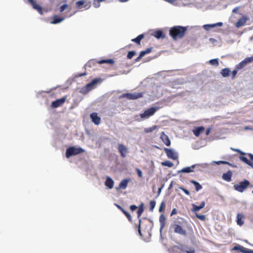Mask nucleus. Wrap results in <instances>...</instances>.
<instances>
[{
    "label": "nucleus",
    "instance_id": "27",
    "mask_svg": "<svg viewBox=\"0 0 253 253\" xmlns=\"http://www.w3.org/2000/svg\"><path fill=\"white\" fill-rule=\"evenodd\" d=\"M179 249L181 251L186 253H195V250L193 247H186L185 249L184 248L181 247L179 248Z\"/></svg>",
    "mask_w": 253,
    "mask_h": 253
},
{
    "label": "nucleus",
    "instance_id": "1",
    "mask_svg": "<svg viewBox=\"0 0 253 253\" xmlns=\"http://www.w3.org/2000/svg\"><path fill=\"white\" fill-rule=\"evenodd\" d=\"M181 220L182 221H174V222L171 225L170 227L173 230L174 233L186 236L187 235V232L185 227L189 228L190 225L188 222L183 219H181Z\"/></svg>",
    "mask_w": 253,
    "mask_h": 253
},
{
    "label": "nucleus",
    "instance_id": "10",
    "mask_svg": "<svg viewBox=\"0 0 253 253\" xmlns=\"http://www.w3.org/2000/svg\"><path fill=\"white\" fill-rule=\"evenodd\" d=\"M66 99V97L64 96L61 98L57 99V100L53 101L51 103V107L53 108H57V107L61 106L65 102Z\"/></svg>",
    "mask_w": 253,
    "mask_h": 253
},
{
    "label": "nucleus",
    "instance_id": "41",
    "mask_svg": "<svg viewBox=\"0 0 253 253\" xmlns=\"http://www.w3.org/2000/svg\"><path fill=\"white\" fill-rule=\"evenodd\" d=\"M135 54V52L134 51H130L128 52L127 57L128 59H131L132 57Z\"/></svg>",
    "mask_w": 253,
    "mask_h": 253
},
{
    "label": "nucleus",
    "instance_id": "29",
    "mask_svg": "<svg viewBox=\"0 0 253 253\" xmlns=\"http://www.w3.org/2000/svg\"><path fill=\"white\" fill-rule=\"evenodd\" d=\"M89 84V83L87 84L84 87L82 88L80 92L82 93H86L90 90L92 88L93 85L92 84Z\"/></svg>",
    "mask_w": 253,
    "mask_h": 253
},
{
    "label": "nucleus",
    "instance_id": "60",
    "mask_svg": "<svg viewBox=\"0 0 253 253\" xmlns=\"http://www.w3.org/2000/svg\"><path fill=\"white\" fill-rule=\"evenodd\" d=\"M247 58H249V59H250V63L251 62H253V55L251 57H247Z\"/></svg>",
    "mask_w": 253,
    "mask_h": 253
},
{
    "label": "nucleus",
    "instance_id": "24",
    "mask_svg": "<svg viewBox=\"0 0 253 253\" xmlns=\"http://www.w3.org/2000/svg\"><path fill=\"white\" fill-rule=\"evenodd\" d=\"M129 181L128 179H123L119 184V187H117V189H125L127 186L128 183Z\"/></svg>",
    "mask_w": 253,
    "mask_h": 253
},
{
    "label": "nucleus",
    "instance_id": "32",
    "mask_svg": "<svg viewBox=\"0 0 253 253\" xmlns=\"http://www.w3.org/2000/svg\"><path fill=\"white\" fill-rule=\"evenodd\" d=\"M159 221L161 224L160 230L161 231L164 228L165 225L166 218L163 214L160 215L159 218Z\"/></svg>",
    "mask_w": 253,
    "mask_h": 253
},
{
    "label": "nucleus",
    "instance_id": "43",
    "mask_svg": "<svg viewBox=\"0 0 253 253\" xmlns=\"http://www.w3.org/2000/svg\"><path fill=\"white\" fill-rule=\"evenodd\" d=\"M68 7V5L67 4H65L62 5L60 7L59 10L60 12H62L64 11L65 9H66Z\"/></svg>",
    "mask_w": 253,
    "mask_h": 253
},
{
    "label": "nucleus",
    "instance_id": "34",
    "mask_svg": "<svg viewBox=\"0 0 253 253\" xmlns=\"http://www.w3.org/2000/svg\"><path fill=\"white\" fill-rule=\"evenodd\" d=\"M190 182L195 185L196 191H198L202 188V185L198 182L192 180L190 181Z\"/></svg>",
    "mask_w": 253,
    "mask_h": 253
},
{
    "label": "nucleus",
    "instance_id": "5",
    "mask_svg": "<svg viewBox=\"0 0 253 253\" xmlns=\"http://www.w3.org/2000/svg\"><path fill=\"white\" fill-rule=\"evenodd\" d=\"M96 63L99 64L107 63L113 65L114 63V61L113 59H103L97 61H95V60H91L87 63L86 65L89 67H91L92 65H94Z\"/></svg>",
    "mask_w": 253,
    "mask_h": 253
},
{
    "label": "nucleus",
    "instance_id": "7",
    "mask_svg": "<svg viewBox=\"0 0 253 253\" xmlns=\"http://www.w3.org/2000/svg\"><path fill=\"white\" fill-rule=\"evenodd\" d=\"M164 151L167 156V157L173 160H177L178 159V156L176 152L172 149H169L167 148H164Z\"/></svg>",
    "mask_w": 253,
    "mask_h": 253
},
{
    "label": "nucleus",
    "instance_id": "37",
    "mask_svg": "<svg viewBox=\"0 0 253 253\" xmlns=\"http://www.w3.org/2000/svg\"><path fill=\"white\" fill-rule=\"evenodd\" d=\"M210 63L212 65L217 66L219 65L218 59H211L209 61Z\"/></svg>",
    "mask_w": 253,
    "mask_h": 253
},
{
    "label": "nucleus",
    "instance_id": "40",
    "mask_svg": "<svg viewBox=\"0 0 253 253\" xmlns=\"http://www.w3.org/2000/svg\"><path fill=\"white\" fill-rule=\"evenodd\" d=\"M196 216L199 219L205 221L206 220V216L205 215H200L198 213H196Z\"/></svg>",
    "mask_w": 253,
    "mask_h": 253
},
{
    "label": "nucleus",
    "instance_id": "50",
    "mask_svg": "<svg viewBox=\"0 0 253 253\" xmlns=\"http://www.w3.org/2000/svg\"><path fill=\"white\" fill-rule=\"evenodd\" d=\"M138 208V207L135 206V205H131L130 206V210L132 211H134L135 210H136Z\"/></svg>",
    "mask_w": 253,
    "mask_h": 253
},
{
    "label": "nucleus",
    "instance_id": "55",
    "mask_svg": "<svg viewBox=\"0 0 253 253\" xmlns=\"http://www.w3.org/2000/svg\"><path fill=\"white\" fill-rule=\"evenodd\" d=\"M143 56H141V53H140L139 54V55L138 57H137L135 59V61L136 62H137V61H139L141 58Z\"/></svg>",
    "mask_w": 253,
    "mask_h": 253
},
{
    "label": "nucleus",
    "instance_id": "48",
    "mask_svg": "<svg viewBox=\"0 0 253 253\" xmlns=\"http://www.w3.org/2000/svg\"><path fill=\"white\" fill-rule=\"evenodd\" d=\"M180 189L182 190L185 193V194H186L187 195H190V193L189 192V191L187 190L186 189L183 188V187H180Z\"/></svg>",
    "mask_w": 253,
    "mask_h": 253
},
{
    "label": "nucleus",
    "instance_id": "18",
    "mask_svg": "<svg viewBox=\"0 0 253 253\" xmlns=\"http://www.w3.org/2000/svg\"><path fill=\"white\" fill-rule=\"evenodd\" d=\"M143 211H144V210L138 209V211H137V217L139 218V220H138V226L136 225V228H138V231L140 236H142V234H141V230H140V225H141V220L140 218V217L141 216V214H142Z\"/></svg>",
    "mask_w": 253,
    "mask_h": 253
},
{
    "label": "nucleus",
    "instance_id": "3",
    "mask_svg": "<svg viewBox=\"0 0 253 253\" xmlns=\"http://www.w3.org/2000/svg\"><path fill=\"white\" fill-rule=\"evenodd\" d=\"M85 151L84 149L81 147L76 148L74 146H71L66 149V157L69 158L70 157L77 155Z\"/></svg>",
    "mask_w": 253,
    "mask_h": 253
},
{
    "label": "nucleus",
    "instance_id": "2",
    "mask_svg": "<svg viewBox=\"0 0 253 253\" xmlns=\"http://www.w3.org/2000/svg\"><path fill=\"white\" fill-rule=\"evenodd\" d=\"M187 27L181 26H175L169 29V36L173 40L182 39L185 35Z\"/></svg>",
    "mask_w": 253,
    "mask_h": 253
},
{
    "label": "nucleus",
    "instance_id": "17",
    "mask_svg": "<svg viewBox=\"0 0 253 253\" xmlns=\"http://www.w3.org/2000/svg\"><path fill=\"white\" fill-rule=\"evenodd\" d=\"M161 139L163 142L167 146H169L170 145V141L167 135L165 134L164 132H162L161 133Z\"/></svg>",
    "mask_w": 253,
    "mask_h": 253
},
{
    "label": "nucleus",
    "instance_id": "64",
    "mask_svg": "<svg viewBox=\"0 0 253 253\" xmlns=\"http://www.w3.org/2000/svg\"><path fill=\"white\" fill-rule=\"evenodd\" d=\"M234 151H238V152H240V150H235H235H234ZM241 154H244V153H242V152H241Z\"/></svg>",
    "mask_w": 253,
    "mask_h": 253
},
{
    "label": "nucleus",
    "instance_id": "58",
    "mask_svg": "<svg viewBox=\"0 0 253 253\" xmlns=\"http://www.w3.org/2000/svg\"><path fill=\"white\" fill-rule=\"evenodd\" d=\"M117 207L122 211V212L125 211V210L121 206L117 205Z\"/></svg>",
    "mask_w": 253,
    "mask_h": 253
},
{
    "label": "nucleus",
    "instance_id": "31",
    "mask_svg": "<svg viewBox=\"0 0 253 253\" xmlns=\"http://www.w3.org/2000/svg\"><path fill=\"white\" fill-rule=\"evenodd\" d=\"M231 71L229 68H224L221 70L220 74L223 77H227L229 76Z\"/></svg>",
    "mask_w": 253,
    "mask_h": 253
},
{
    "label": "nucleus",
    "instance_id": "25",
    "mask_svg": "<svg viewBox=\"0 0 253 253\" xmlns=\"http://www.w3.org/2000/svg\"><path fill=\"white\" fill-rule=\"evenodd\" d=\"M196 165H192L191 167H186L179 170V172L189 173L194 171L193 169L196 167Z\"/></svg>",
    "mask_w": 253,
    "mask_h": 253
},
{
    "label": "nucleus",
    "instance_id": "19",
    "mask_svg": "<svg viewBox=\"0 0 253 253\" xmlns=\"http://www.w3.org/2000/svg\"><path fill=\"white\" fill-rule=\"evenodd\" d=\"M143 211H144V210L138 209V211H137V217L139 218V220H138V226L136 225V228H138V231L140 236H142V234H141V230H140V225H141V220L140 218V217L141 216V214H142Z\"/></svg>",
    "mask_w": 253,
    "mask_h": 253
},
{
    "label": "nucleus",
    "instance_id": "63",
    "mask_svg": "<svg viewBox=\"0 0 253 253\" xmlns=\"http://www.w3.org/2000/svg\"><path fill=\"white\" fill-rule=\"evenodd\" d=\"M128 0H119V1L120 2H126L127 1H128Z\"/></svg>",
    "mask_w": 253,
    "mask_h": 253
},
{
    "label": "nucleus",
    "instance_id": "54",
    "mask_svg": "<svg viewBox=\"0 0 253 253\" xmlns=\"http://www.w3.org/2000/svg\"><path fill=\"white\" fill-rule=\"evenodd\" d=\"M126 217L127 218L128 220L129 221H132V219H131V215L129 213H128V214H127L126 215Z\"/></svg>",
    "mask_w": 253,
    "mask_h": 253
},
{
    "label": "nucleus",
    "instance_id": "9",
    "mask_svg": "<svg viewBox=\"0 0 253 253\" xmlns=\"http://www.w3.org/2000/svg\"><path fill=\"white\" fill-rule=\"evenodd\" d=\"M118 151L122 158H125L128 153L127 148L123 144H119L118 146Z\"/></svg>",
    "mask_w": 253,
    "mask_h": 253
},
{
    "label": "nucleus",
    "instance_id": "38",
    "mask_svg": "<svg viewBox=\"0 0 253 253\" xmlns=\"http://www.w3.org/2000/svg\"><path fill=\"white\" fill-rule=\"evenodd\" d=\"M157 127V126H153L151 127L146 128L145 129V132L146 133H149L153 131Z\"/></svg>",
    "mask_w": 253,
    "mask_h": 253
},
{
    "label": "nucleus",
    "instance_id": "62",
    "mask_svg": "<svg viewBox=\"0 0 253 253\" xmlns=\"http://www.w3.org/2000/svg\"><path fill=\"white\" fill-rule=\"evenodd\" d=\"M123 213L125 215H126L127 214H128V213H129L128 212H127L125 210L124 211H123Z\"/></svg>",
    "mask_w": 253,
    "mask_h": 253
},
{
    "label": "nucleus",
    "instance_id": "59",
    "mask_svg": "<svg viewBox=\"0 0 253 253\" xmlns=\"http://www.w3.org/2000/svg\"><path fill=\"white\" fill-rule=\"evenodd\" d=\"M247 165L251 166L252 168H253V163H252L250 161L249 162Z\"/></svg>",
    "mask_w": 253,
    "mask_h": 253
},
{
    "label": "nucleus",
    "instance_id": "12",
    "mask_svg": "<svg viewBox=\"0 0 253 253\" xmlns=\"http://www.w3.org/2000/svg\"><path fill=\"white\" fill-rule=\"evenodd\" d=\"M28 0L29 2L32 5V7L34 9L37 10L40 14L42 15L43 14L42 8L41 5L36 4L34 0Z\"/></svg>",
    "mask_w": 253,
    "mask_h": 253
},
{
    "label": "nucleus",
    "instance_id": "21",
    "mask_svg": "<svg viewBox=\"0 0 253 253\" xmlns=\"http://www.w3.org/2000/svg\"><path fill=\"white\" fill-rule=\"evenodd\" d=\"M152 35L158 39H164L166 37L165 34L161 30H158L155 31L152 34Z\"/></svg>",
    "mask_w": 253,
    "mask_h": 253
},
{
    "label": "nucleus",
    "instance_id": "11",
    "mask_svg": "<svg viewBox=\"0 0 253 253\" xmlns=\"http://www.w3.org/2000/svg\"><path fill=\"white\" fill-rule=\"evenodd\" d=\"M90 117L91 119L92 122L96 125H98L101 122V118L98 116V114L96 112L90 114Z\"/></svg>",
    "mask_w": 253,
    "mask_h": 253
},
{
    "label": "nucleus",
    "instance_id": "14",
    "mask_svg": "<svg viewBox=\"0 0 253 253\" xmlns=\"http://www.w3.org/2000/svg\"><path fill=\"white\" fill-rule=\"evenodd\" d=\"M205 130V128L204 126H198L195 127L192 131L193 134L197 137H198L201 134L203 133Z\"/></svg>",
    "mask_w": 253,
    "mask_h": 253
},
{
    "label": "nucleus",
    "instance_id": "42",
    "mask_svg": "<svg viewBox=\"0 0 253 253\" xmlns=\"http://www.w3.org/2000/svg\"><path fill=\"white\" fill-rule=\"evenodd\" d=\"M156 205V202L155 201H151L150 202V210L153 211Z\"/></svg>",
    "mask_w": 253,
    "mask_h": 253
},
{
    "label": "nucleus",
    "instance_id": "4",
    "mask_svg": "<svg viewBox=\"0 0 253 253\" xmlns=\"http://www.w3.org/2000/svg\"><path fill=\"white\" fill-rule=\"evenodd\" d=\"M250 185V182L249 180L245 179L243 181L239 182L238 184H235L233 187L234 189L239 192H243Z\"/></svg>",
    "mask_w": 253,
    "mask_h": 253
},
{
    "label": "nucleus",
    "instance_id": "39",
    "mask_svg": "<svg viewBox=\"0 0 253 253\" xmlns=\"http://www.w3.org/2000/svg\"><path fill=\"white\" fill-rule=\"evenodd\" d=\"M165 206H166L165 202L163 201L161 203L160 206L159 207V212H163L165 208Z\"/></svg>",
    "mask_w": 253,
    "mask_h": 253
},
{
    "label": "nucleus",
    "instance_id": "8",
    "mask_svg": "<svg viewBox=\"0 0 253 253\" xmlns=\"http://www.w3.org/2000/svg\"><path fill=\"white\" fill-rule=\"evenodd\" d=\"M143 93L138 92V93H125L123 95L124 97L127 98L129 100H134L137 99L139 98H141L143 96Z\"/></svg>",
    "mask_w": 253,
    "mask_h": 253
},
{
    "label": "nucleus",
    "instance_id": "44",
    "mask_svg": "<svg viewBox=\"0 0 253 253\" xmlns=\"http://www.w3.org/2000/svg\"><path fill=\"white\" fill-rule=\"evenodd\" d=\"M85 1L83 0H79L76 2V5L78 7H80L81 5H83L84 4Z\"/></svg>",
    "mask_w": 253,
    "mask_h": 253
},
{
    "label": "nucleus",
    "instance_id": "6",
    "mask_svg": "<svg viewBox=\"0 0 253 253\" xmlns=\"http://www.w3.org/2000/svg\"><path fill=\"white\" fill-rule=\"evenodd\" d=\"M158 110L157 107H151L146 110L143 113L140 114V116L142 119L148 118L153 116Z\"/></svg>",
    "mask_w": 253,
    "mask_h": 253
},
{
    "label": "nucleus",
    "instance_id": "26",
    "mask_svg": "<svg viewBox=\"0 0 253 253\" xmlns=\"http://www.w3.org/2000/svg\"><path fill=\"white\" fill-rule=\"evenodd\" d=\"M114 181L109 177H107L105 182L106 186L108 187L109 189H112L114 186Z\"/></svg>",
    "mask_w": 253,
    "mask_h": 253
},
{
    "label": "nucleus",
    "instance_id": "35",
    "mask_svg": "<svg viewBox=\"0 0 253 253\" xmlns=\"http://www.w3.org/2000/svg\"><path fill=\"white\" fill-rule=\"evenodd\" d=\"M152 47L147 48L146 50L140 52L141 56H144L145 55L150 53L152 51Z\"/></svg>",
    "mask_w": 253,
    "mask_h": 253
},
{
    "label": "nucleus",
    "instance_id": "51",
    "mask_svg": "<svg viewBox=\"0 0 253 253\" xmlns=\"http://www.w3.org/2000/svg\"><path fill=\"white\" fill-rule=\"evenodd\" d=\"M98 79H95L93 80L91 83H89V85L92 84L93 86L95 84H96L98 82Z\"/></svg>",
    "mask_w": 253,
    "mask_h": 253
},
{
    "label": "nucleus",
    "instance_id": "30",
    "mask_svg": "<svg viewBox=\"0 0 253 253\" xmlns=\"http://www.w3.org/2000/svg\"><path fill=\"white\" fill-rule=\"evenodd\" d=\"M64 19L63 17H59L55 15L53 18V20L50 22L51 24H55L59 23H60Z\"/></svg>",
    "mask_w": 253,
    "mask_h": 253
},
{
    "label": "nucleus",
    "instance_id": "36",
    "mask_svg": "<svg viewBox=\"0 0 253 253\" xmlns=\"http://www.w3.org/2000/svg\"><path fill=\"white\" fill-rule=\"evenodd\" d=\"M161 164H162V166H167V167H168L169 168L172 167L173 166V163L172 162L169 161H166L165 162H163L161 163Z\"/></svg>",
    "mask_w": 253,
    "mask_h": 253
},
{
    "label": "nucleus",
    "instance_id": "52",
    "mask_svg": "<svg viewBox=\"0 0 253 253\" xmlns=\"http://www.w3.org/2000/svg\"><path fill=\"white\" fill-rule=\"evenodd\" d=\"M212 128L211 127H209L206 131V135L207 136L209 135Z\"/></svg>",
    "mask_w": 253,
    "mask_h": 253
},
{
    "label": "nucleus",
    "instance_id": "53",
    "mask_svg": "<svg viewBox=\"0 0 253 253\" xmlns=\"http://www.w3.org/2000/svg\"><path fill=\"white\" fill-rule=\"evenodd\" d=\"M177 213V211L175 209H173L172 211H171V212L170 213V215L172 216L174 214H175Z\"/></svg>",
    "mask_w": 253,
    "mask_h": 253
},
{
    "label": "nucleus",
    "instance_id": "20",
    "mask_svg": "<svg viewBox=\"0 0 253 253\" xmlns=\"http://www.w3.org/2000/svg\"><path fill=\"white\" fill-rule=\"evenodd\" d=\"M205 206V202L203 201L201 203L199 206H197L194 204H192V209L191 211L193 212H197L199 211L201 209H203Z\"/></svg>",
    "mask_w": 253,
    "mask_h": 253
},
{
    "label": "nucleus",
    "instance_id": "13",
    "mask_svg": "<svg viewBox=\"0 0 253 253\" xmlns=\"http://www.w3.org/2000/svg\"><path fill=\"white\" fill-rule=\"evenodd\" d=\"M248 18L247 17V16H243L241 18H240L238 21L235 24V26L237 27V28H240L241 27H242L243 26H244L247 20H248Z\"/></svg>",
    "mask_w": 253,
    "mask_h": 253
},
{
    "label": "nucleus",
    "instance_id": "23",
    "mask_svg": "<svg viewBox=\"0 0 253 253\" xmlns=\"http://www.w3.org/2000/svg\"><path fill=\"white\" fill-rule=\"evenodd\" d=\"M233 250H240L241 252H242L243 253H253V250H249L248 249H245L240 246H235L233 248Z\"/></svg>",
    "mask_w": 253,
    "mask_h": 253
},
{
    "label": "nucleus",
    "instance_id": "33",
    "mask_svg": "<svg viewBox=\"0 0 253 253\" xmlns=\"http://www.w3.org/2000/svg\"><path fill=\"white\" fill-rule=\"evenodd\" d=\"M144 35L140 34L138 36H137L136 38L133 39L131 40V41L136 43L137 44H140L141 40L143 39Z\"/></svg>",
    "mask_w": 253,
    "mask_h": 253
},
{
    "label": "nucleus",
    "instance_id": "47",
    "mask_svg": "<svg viewBox=\"0 0 253 253\" xmlns=\"http://www.w3.org/2000/svg\"><path fill=\"white\" fill-rule=\"evenodd\" d=\"M237 70L236 69L233 71L232 72V79H234L235 78L237 73Z\"/></svg>",
    "mask_w": 253,
    "mask_h": 253
},
{
    "label": "nucleus",
    "instance_id": "15",
    "mask_svg": "<svg viewBox=\"0 0 253 253\" xmlns=\"http://www.w3.org/2000/svg\"><path fill=\"white\" fill-rule=\"evenodd\" d=\"M250 59L246 58L236 66L237 70H240L244 68L248 64L250 63Z\"/></svg>",
    "mask_w": 253,
    "mask_h": 253
},
{
    "label": "nucleus",
    "instance_id": "22",
    "mask_svg": "<svg viewBox=\"0 0 253 253\" xmlns=\"http://www.w3.org/2000/svg\"><path fill=\"white\" fill-rule=\"evenodd\" d=\"M232 176V172L231 170H228L227 172L223 174L222 177L225 181L230 182L231 181Z\"/></svg>",
    "mask_w": 253,
    "mask_h": 253
},
{
    "label": "nucleus",
    "instance_id": "45",
    "mask_svg": "<svg viewBox=\"0 0 253 253\" xmlns=\"http://www.w3.org/2000/svg\"><path fill=\"white\" fill-rule=\"evenodd\" d=\"M240 160H241L242 161L244 162L245 163H246V164H247L250 161L247 158L245 157H244V156H241L240 157Z\"/></svg>",
    "mask_w": 253,
    "mask_h": 253
},
{
    "label": "nucleus",
    "instance_id": "46",
    "mask_svg": "<svg viewBox=\"0 0 253 253\" xmlns=\"http://www.w3.org/2000/svg\"><path fill=\"white\" fill-rule=\"evenodd\" d=\"M214 163H216L217 165L227 164V165H231V164L229 163H228V162L224 161H216V162H214Z\"/></svg>",
    "mask_w": 253,
    "mask_h": 253
},
{
    "label": "nucleus",
    "instance_id": "16",
    "mask_svg": "<svg viewBox=\"0 0 253 253\" xmlns=\"http://www.w3.org/2000/svg\"><path fill=\"white\" fill-rule=\"evenodd\" d=\"M244 218L245 215L243 213H238L236 217L237 224L240 226H242L244 223Z\"/></svg>",
    "mask_w": 253,
    "mask_h": 253
},
{
    "label": "nucleus",
    "instance_id": "57",
    "mask_svg": "<svg viewBox=\"0 0 253 253\" xmlns=\"http://www.w3.org/2000/svg\"><path fill=\"white\" fill-rule=\"evenodd\" d=\"M137 209H138L144 210V204H143V203H141Z\"/></svg>",
    "mask_w": 253,
    "mask_h": 253
},
{
    "label": "nucleus",
    "instance_id": "28",
    "mask_svg": "<svg viewBox=\"0 0 253 253\" xmlns=\"http://www.w3.org/2000/svg\"><path fill=\"white\" fill-rule=\"evenodd\" d=\"M222 25L223 24L222 22H218L215 24L205 25L204 26V28L206 30H209L210 28H214L216 27L217 26H222Z\"/></svg>",
    "mask_w": 253,
    "mask_h": 253
},
{
    "label": "nucleus",
    "instance_id": "61",
    "mask_svg": "<svg viewBox=\"0 0 253 253\" xmlns=\"http://www.w3.org/2000/svg\"><path fill=\"white\" fill-rule=\"evenodd\" d=\"M248 156L250 157V158L251 159V160L253 161V155L249 153V154H248Z\"/></svg>",
    "mask_w": 253,
    "mask_h": 253
},
{
    "label": "nucleus",
    "instance_id": "56",
    "mask_svg": "<svg viewBox=\"0 0 253 253\" xmlns=\"http://www.w3.org/2000/svg\"><path fill=\"white\" fill-rule=\"evenodd\" d=\"M238 10H239V7H236L232 10V12L233 13H237Z\"/></svg>",
    "mask_w": 253,
    "mask_h": 253
},
{
    "label": "nucleus",
    "instance_id": "49",
    "mask_svg": "<svg viewBox=\"0 0 253 253\" xmlns=\"http://www.w3.org/2000/svg\"><path fill=\"white\" fill-rule=\"evenodd\" d=\"M136 170L138 177H141L142 176V173L141 170L139 169H136Z\"/></svg>",
    "mask_w": 253,
    "mask_h": 253
}]
</instances>
